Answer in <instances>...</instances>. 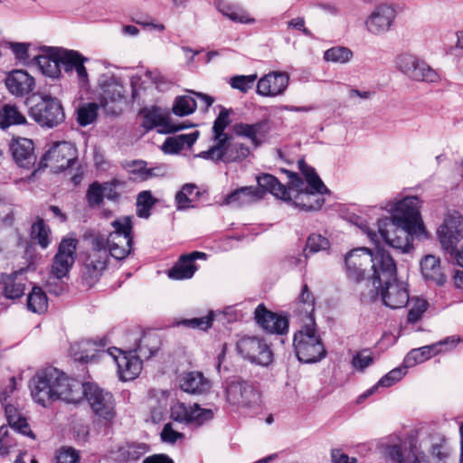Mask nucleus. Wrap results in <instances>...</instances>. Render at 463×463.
Listing matches in <instances>:
<instances>
[{
    "mask_svg": "<svg viewBox=\"0 0 463 463\" xmlns=\"http://www.w3.org/2000/svg\"><path fill=\"white\" fill-rule=\"evenodd\" d=\"M421 202L417 196H407L396 202H388L382 208L391 213V217L378 221V233L366 230L369 239L379 242V236L401 253H408L412 248L414 235L424 233L420 208Z\"/></svg>",
    "mask_w": 463,
    "mask_h": 463,
    "instance_id": "f257e3e1",
    "label": "nucleus"
},
{
    "mask_svg": "<svg viewBox=\"0 0 463 463\" xmlns=\"http://www.w3.org/2000/svg\"><path fill=\"white\" fill-rule=\"evenodd\" d=\"M314 309V297L307 285L305 284L293 310L294 315L301 321L306 320L293 339L296 355L300 362L305 364L317 363L326 355V349L316 329Z\"/></svg>",
    "mask_w": 463,
    "mask_h": 463,
    "instance_id": "f03ea898",
    "label": "nucleus"
},
{
    "mask_svg": "<svg viewBox=\"0 0 463 463\" xmlns=\"http://www.w3.org/2000/svg\"><path fill=\"white\" fill-rule=\"evenodd\" d=\"M59 370L54 367H48L42 371H40L36 376L33 379L32 384V396L33 400L43 405L46 406L48 402L54 400H62L68 403H78L82 401V393H81V382H72L71 385V392H66V391H57V386L61 387L63 384L56 383L53 385V383L59 379Z\"/></svg>",
    "mask_w": 463,
    "mask_h": 463,
    "instance_id": "7ed1b4c3",
    "label": "nucleus"
},
{
    "mask_svg": "<svg viewBox=\"0 0 463 463\" xmlns=\"http://www.w3.org/2000/svg\"><path fill=\"white\" fill-rule=\"evenodd\" d=\"M373 277L364 283V288H357L360 300L368 304L378 299L379 288L383 282L396 277L397 267L391 254L383 249L377 248L371 252Z\"/></svg>",
    "mask_w": 463,
    "mask_h": 463,
    "instance_id": "20e7f679",
    "label": "nucleus"
},
{
    "mask_svg": "<svg viewBox=\"0 0 463 463\" xmlns=\"http://www.w3.org/2000/svg\"><path fill=\"white\" fill-rule=\"evenodd\" d=\"M150 339L144 337L140 340V344L134 354L132 351L122 352L120 349L113 348L106 354L111 355L118 365V373L120 380L132 381L136 379L141 373L143 364L141 357L148 359L156 352V347H147Z\"/></svg>",
    "mask_w": 463,
    "mask_h": 463,
    "instance_id": "39448f33",
    "label": "nucleus"
},
{
    "mask_svg": "<svg viewBox=\"0 0 463 463\" xmlns=\"http://www.w3.org/2000/svg\"><path fill=\"white\" fill-rule=\"evenodd\" d=\"M298 168L305 176L309 188L301 190L296 195L294 204L304 211L319 210L325 203L321 195L327 194L328 189L315 169L307 165L304 160L298 161Z\"/></svg>",
    "mask_w": 463,
    "mask_h": 463,
    "instance_id": "423d86ee",
    "label": "nucleus"
},
{
    "mask_svg": "<svg viewBox=\"0 0 463 463\" xmlns=\"http://www.w3.org/2000/svg\"><path fill=\"white\" fill-rule=\"evenodd\" d=\"M82 398L85 397L93 413L110 422L116 417L115 400L111 392L93 383H81Z\"/></svg>",
    "mask_w": 463,
    "mask_h": 463,
    "instance_id": "0eeeda50",
    "label": "nucleus"
},
{
    "mask_svg": "<svg viewBox=\"0 0 463 463\" xmlns=\"http://www.w3.org/2000/svg\"><path fill=\"white\" fill-rule=\"evenodd\" d=\"M114 231L108 238V250L116 260H124L131 251L133 244L132 222L129 216H124L111 222Z\"/></svg>",
    "mask_w": 463,
    "mask_h": 463,
    "instance_id": "6e6552de",
    "label": "nucleus"
},
{
    "mask_svg": "<svg viewBox=\"0 0 463 463\" xmlns=\"http://www.w3.org/2000/svg\"><path fill=\"white\" fill-rule=\"evenodd\" d=\"M226 402L236 408H250L259 402V393L254 387L241 378H232L225 383Z\"/></svg>",
    "mask_w": 463,
    "mask_h": 463,
    "instance_id": "1a4fd4ad",
    "label": "nucleus"
},
{
    "mask_svg": "<svg viewBox=\"0 0 463 463\" xmlns=\"http://www.w3.org/2000/svg\"><path fill=\"white\" fill-rule=\"evenodd\" d=\"M250 153L249 146L230 139L229 141L216 143L208 150L199 153L197 156L213 162L233 163L244 160Z\"/></svg>",
    "mask_w": 463,
    "mask_h": 463,
    "instance_id": "9d476101",
    "label": "nucleus"
},
{
    "mask_svg": "<svg viewBox=\"0 0 463 463\" xmlns=\"http://www.w3.org/2000/svg\"><path fill=\"white\" fill-rule=\"evenodd\" d=\"M236 350L252 364L268 366L272 362L273 354L269 346L258 336H241L236 343Z\"/></svg>",
    "mask_w": 463,
    "mask_h": 463,
    "instance_id": "9b49d317",
    "label": "nucleus"
},
{
    "mask_svg": "<svg viewBox=\"0 0 463 463\" xmlns=\"http://www.w3.org/2000/svg\"><path fill=\"white\" fill-rule=\"evenodd\" d=\"M30 116L41 126L52 128L64 120V112L60 101L48 95L30 109Z\"/></svg>",
    "mask_w": 463,
    "mask_h": 463,
    "instance_id": "f8f14e48",
    "label": "nucleus"
},
{
    "mask_svg": "<svg viewBox=\"0 0 463 463\" xmlns=\"http://www.w3.org/2000/svg\"><path fill=\"white\" fill-rule=\"evenodd\" d=\"M396 67L411 80L436 82L439 75L425 61L415 55L402 53L396 58Z\"/></svg>",
    "mask_w": 463,
    "mask_h": 463,
    "instance_id": "ddd939ff",
    "label": "nucleus"
},
{
    "mask_svg": "<svg viewBox=\"0 0 463 463\" xmlns=\"http://www.w3.org/2000/svg\"><path fill=\"white\" fill-rule=\"evenodd\" d=\"M396 11L388 4L376 5L364 21L366 31L375 36L388 33L395 21Z\"/></svg>",
    "mask_w": 463,
    "mask_h": 463,
    "instance_id": "4468645a",
    "label": "nucleus"
},
{
    "mask_svg": "<svg viewBox=\"0 0 463 463\" xmlns=\"http://www.w3.org/2000/svg\"><path fill=\"white\" fill-rule=\"evenodd\" d=\"M76 159V149L66 141L55 143L43 155L41 165L51 166L56 171H62L69 168Z\"/></svg>",
    "mask_w": 463,
    "mask_h": 463,
    "instance_id": "2eb2a0df",
    "label": "nucleus"
},
{
    "mask_svg": "<svg viewBox=\"0 0 463 463\" xmlns=\"http://www.w3.org/2000/svg\"><path fill=\"white\" fill-rule=\"evenodd\" d=\"M77 244L78 241L71 236L63 238L60 242L52 265L55 278L62 279L68 274L75 261Z\"/></svg>",
    "mask_w": 463,
    "mask_h": 463,
    "instance_id": "dca6fc26",
    "label": "nucleus"
},
{
    "mask_svg": "<svg viewBox=\"0 0 463 463\" xmlns=\"http://www.w3.org/2000/svg\"><path fill=\"white\" fill-rule=\"evenodd\" d=\"M463 218L458 213L445 217L443 223L438 229V238L442 249L452 254L457 243L462 239Z\"/></svg>",
    "mask_w": 463,
    "mask_h": 463,
    "instance_id": "f3484780",
    "label": "nucleus"
},
{
    "mask_svg": "<svg viewBox=\"0 0 463 463\" xmlns=\"http://www.w3.org/2000/svg\"><path fill=\"white\" fill-rule=\"evenodd\" d=\"M379 298L384 306L392 309L402 308L406 307L410 299L407 284L399 281L396 277L384 281L379 288Z\"/></svg>",
    "mask_w": 463,
    "mask_h": 463,
    "instance_id": "a211bd4d",
    "label": "nucleus"
},
{
    "mask_svg": "<svg viewBox=\"0 0 463 463\" xmlns=\"http://www.w3.org/2000/svg\"><path fill=\"white\" fill-rule=\"evenodd\" d=\"M371 262V251L368 249L357 248L349 251L345 257L347 279L355 283L362 282Z\"/></svg>",
    "mask_w": 463,
    "mask_h": 463,
    "instance_id": "6ab92c4d",
    "label": "nucleus"
},
{
    "mask_svg": "<svg viewBox=\"0 0 463 463\" xmlns=\"http://www.w3.org/2000/svg\"><path fill=\"white\" fill-rule=\"evenodd\" d=\"M171 418L177 422L185 424L203 425L213 417L209 409H203L198 404L187 405L177 402L171 407Z\"/></svg>",
    "mask_w": 463,
    "mask_h": 463,
    "instance_id": "aec40b11",
    "label": "nucleus"
},
{
    "mask_svg": "<svg viewBox=\"0 0 463 463\" xmlns=\"http://www.w3.org/2000/svg\"><path fill=\"white\" fill-rule=\"evenodd\" d=\"M289 76L284 71H270L257 82L256 92L262 97H277L288 89Z\"/></svg>",
    "mask_w": 463,
    "mask_h": 463,
    "instance_id": "412c9836",
    "label": "nucleus"
},
{
    "mask_svg": "<svg viewBox=\"0 0 463 463\" xmlns=\"http://www.w3.org/2000/svg\"><path fill=\"white\" fill-rule=\"evenodd\" d=\"M8 91L15 97H24L35 89V80L24 70H13L5 79Z\"/></svg>",
    "mask_w": 463,
    "mask_h": 463,
    "instance_id": "4be33fe9",
    "label": "nucleus"
},
{
    "mask_svg": "<svg viewBox=\"0 0 463 463\" xmlns=\"http://www.w3.org/2000/svg\"><path fill=\"white\" fill-rule=\"evenodd\" d=\"M254 314L257 323L267 332L282 335L288 331V318L267 310L263 305H259Z\"/></svg>",
    "mask_w": 463,
    "mask_h": 463,
    "instance_id": "5701e85b",
    "label": "nucleus"
},
{
    "mask_svg": "<svg viewBox=\"0 0 463 463\" xmlns=\"http://www.w3.org/2000/svg\"><path fill=\"white\" fill-rule=\"evenodd\" d=\"M149 451V446L144 442H123L112 447L110 457L120 463L136 461Z\"/></svg>",
    "mask_w": 463,
    "mask_h": 463,
    "instance_id": "b1692460",
    "label": "nucleus"
},
{
    "mask_svg": "<svg viewBox=\"0 0 463 463\" xmlns=\"http://www.w3.org/2000/svg\"><path fill=\"white\" fill-rule=\"evenodd\" d=\"M62 52L61 48L50 47L34 58L37 67L43 75L50 78H58L61 75Z\"/></svg>",
    "mask_w": 463,
    "mask_h": 463,
    "instance_id": "393cba45",
    "label": "nucleus"
},
{
    "mask_svg": "<svg viewBox=\"0 0 463 463\" xmlns=\"http://www.w3.org/2000/svg\"><path fill=\"white\" fill-rule=\"evenodd\" d=\"M108 251H90L83 271V279L91 287L101 276L107 267Z\"/></svg>",
    "mask_w": 463,
    "mask_h": 463,
    "instance_id": "a878e982",
    "label": "nucleus"
},
{
    "mask_svg": "<svg viewBox=\"0 0 463 463\" xmlns=\"http://www.w3.org/2000/svg\"><path fill=\"white\" fill-rule=\"evenodd\" d=\"M205 258L206 254L201 251L182 255L174 267L168 270V277L179 280L191 279L197 270L194 261Z\"/></svg>",
    "mask_w": 463,
    "mask_h": 463,
    "instance_id": "bb28decb",
    "label": "nucleus"
},
{
    "mask_svg": "<svg viewBox=\"0 0 463 463\" xmlns=\"http://www.w3.org/2000/svg\"><path fill=\"white\" fill-rule=\"evenodd\" d=\"M88 58L82 56L79 52L73 50H65L61 52V63L65 72L76 71L78 80L81 85L88 82V72L84 66Z\"/></svg>",
    "mask_w": 463,
    "mask_h": 463,
    "instance_id": "cd10ccee",
    "label": "nucleus"
},
{
    "mask_svg": "<svg viewBox=\"0 0 463 463\" xmlns=\"http://www.w3.org/2000/svg\"><path fill=\"white\" fill-rule=\"evenodd\" d=\"M262 198L263 191H260L253 186H243L227 194L222 204L242 207L256 203Z\"/></svg>",
    "mask_w": 463,
    "mask_h": 463,
    "instance_id": "c85d7f7f",
    "label": "nucleus"
},
{
    "mask_svg": "<svg viewBox=\"0 0 463 463\" xmlns=\"http://www.w3.org/2000/svg\"><path fill=\"white\" fill-rule=\"evenodd\" d=\"M233 133L238 137L248 138L254 147L261 145L268 133L267 122L259 121L254 124L236 123L232 126Z\"/></svg>",
    "mask_w": 463,
    "mask_h": 463,
    "instance_id": "c756f323",
    "label": "nucleus"
},
{
    "mask_svg": "<svg viewBox=\"0 0 463 463\" xmlns=\"http://www.w3.org/2000/svg\"><path fill=\"white\" fill-rule=\"evenodd\" d=\"M142 126L146 130L158 127L160 128L158 129L160 133H173L187 128V126L184 124H172L169 118L162 115L157 109L147 110L144 114Z\"/></svg>",
    "mask_w": 463,
    "mask_h": 463,
    "instance_id": "7c9ffc66",
    "label": "nucleus"
},
{
    "mask_svg": "<svg viewBox=\"0 0 463 463\" xmlns=\"http://www.w3.org/2000/svg\"><path fill=\"white\" fill-rule=\"evenodd\" d=\"M180 388L191 394H203L211 388L210 381L201 372L184 373L179 379Z\"/></svg>",
    "mask_w": 463,
    "mask_h": 463,
    "instance_id": "2f4dec72",
    "label": "nucleus"
},
{
    "mask_svg": "<svg viewBox=\"0 0 463 463\" xmlns=\"http://www.w3.org/2000/svg\"><path fill=\"white\" fill-rule=\"evenodd\" d=\"M10 150L14 161L21 167L27 168L34 164L35 156L33 153V143L31 139H14L10 146Z\"/></svg>",
    "mask_w": 463,
    "mask_h": 463,
    "instance_id": "473e14b6",
    "label": "nucleus"
},
{
    "mask_svg": "<svg viewBox=\"0 0 463 463\" xmlns=\"http://www.w3.org/2000/svg\"><path fill=\"white\" fill-rule=\"evenodd\" d=\"M124 98V88L115 78L107 80L102 85L101 106L108 113H117L109 103L121 101Z\"/></svg>",
    "mask_w": 463,
    "mask_h": 463,
    "instance_id": "72a5a7b5",
    "label": "nucleus"
},
{
    "mask_svg": "<svg viewBox=\"0 0 463 463\" xmlns=\"http://www.w3.org/2000/svg\"><path fill=\"white\" fill-rule=\"evenodd\" d=\"M257 183L260 191H263V195L269 192L274 196L284 201L290 200L288 190L272 175L262 174L257 177Z\"/></svg>",
    "mask_w": 463,
    "mask_h": 463,
    "instance_id": "f704fd0d",
    "label": "nucleus"
},
{
    "mask_svg": "<svg viewBox=\"0 0 463 463\" xmlns=\"http://www.w3.org/2000/svg\"><path fill=\"white\" fill-rule=\"evenodd\" d=\"M25 279L23 270L2 276L5 296L8 298H18L24 295Z\"/></svg>",
    "mask_w": 463,
    "mask_h": 463,
    "instance_id": "c9c22d12",
    "label": "nucleus"
},
{
    "mask_svg": "<svg viewBox=\"0 0 463 463\" xmlns=\"http://www.w3.org/2000/svg\"><path fill=\"white\" fill-rule=\"evenodd\" d=\"M420 269L422 276L427 280H431L437 285H443L446 277L442 272L439 259L433 255H427L420 261Z\"/></svg>",
    "mask_w": 463,
    "mask_h": 463,
    "instance_id": "e433bc0d",
    "label": "nucleus"
},
{
    "mask_svg": "<svg viewBox=\"0 0 463 463\" xmlns=\"http://www.w3.org/2000/svg\"><path fill=\"white\" fill-rule=\"evenodd\" d=\"M439 353L437 344L414 348L407 354L403 360L404 368H409L417 364L429 360L431 356Z\"/></svg>",
    "mask_w": 463,
    "mask_h": 463,
    "instance_id": "4c0bfd02",
    "label": "nucleus"
},
{
    "mask_svg": "<svg viewBox=\"0 0 463 463\" xmlns=\"http://www.w3.org/2000/svg\"><path fill=\"white\" fill-rule=\"evenodd\" d=\"M232 113V109L221 108L213 126V139L215 143H219L220 141H229L232 139V137L224 132L225 128L231 123L230 116Z\"/></svg>",
    "mask_w": 463,
    "mask_h": 463,
    "instance_id": "58836bf2",
    "label": "nucleus"
},
{
    "mask_svg": "<svg viewBox=\"0 0 463 463\" xmlns=\"http://www.w3.org/2000/svg\"><path fill=\"white\" fill-rule=\"evenodd\" d=\"M217 8L224 16L232 22L248 24L255 23V19L253 17H250L245 10L237 5L219 3Z\"/></svg>",
    "mask_w": 463,
    "mask_h": 463,
    "instance_id": "ea45409f",
    "label": "nucleus"
},
{
    "mask_svg": "<svg viewBox=\"0 0 463 463\" xmlns=\"http://www.w3.org/2000/svg\"><path fill=\"white\" fill-rule=\"evenodd\" d=\"M410 448L411 455L404 457L400 444L390 445L386 448V455L392 463H421L417 456L416 445L411 442Z\"/></svg>",
    "mask_w": 463,
    "mask_h": 463,
    "instance_id": "a19ab883",
    "label": "nucleus"
},
{
    "mask_svg": "<svg viewBox=\"0 0 463 463\" xmlns=\"http://www.w3.org/2000/svg\"><path fill=\"white\" fill-rule=\"evenodd\" d=\"M27 307L30 311L42 314L47 310L46 294L39 287H33L27 298Z\"/></svg>",
    "mask_w": 463,
    "mask_h": 463,
    "instance_id": "79ce46f5",
    "label": "nucleus"
},
{
    "mask_svg": "<svg viewBox=\"0 0 463 463\" xmlns=\"http://www.w3.org/2000/svg\"><path fill=\"white\" fill-rule=\"evenodd\" d=\"M406 372L404 368H394L392 371H390L388 373H386L384 376H383L376 385L372 387L371 389L367 390L364 394H362L359 399L363 400L370 396L374 392V391L379 387H390L393 385L395 383L399 382L404 375Z\"/></svg>",
    "mask_w": 463,
    "mask_h": 463,
    "instance_id": "37998d69",
    "label": "nucleus"
},
{
    "mask_svg": "<svg viewBox=\"0 0 463 463\" xmlns=\"http://www.w3.org/2000/svg\"><path fill=\"white\" fill-rule=\"evenodd\" d=\"M5 413L9 425L24 436L34 438L26 420L17 414L16 409L11 405L5 406Z\"/></svg>",
    "mask_w": 463,
    "mask_h": 463,
    "instance_id": "c03bdc74",
    "label": "nucleus"
},
{
    "mask_svg": "<svg viewBox=\"0 0 463 463\" xmlns=\"http://www.w3.org/2000/svg\"><path fill=\"white\" fill-rule=\"evenodd\" d=\"M197 187L194 184H185L182 189L175 194V202L178 210H184L193 207V202L194 197L199 195V192L196 191Z\"/></svg>",
    "mask_w": 463,
    "mask_h": 463,
    "instance_id": "a18cd8bd",
    "label": "nucleus"
},
{
    "mask_svg": "<svg viewBox=\"0 0 463 463\" xmlns=\"http://www.w3.org/2000/svg\"><path fill=\"white\" fill-rule=\"evenodd\" d=\"M3 126L5 129L11 125H20L26 122L25 117L13 105H2Z\"/></svg>",
    "mask_w": 463,
    "mask_h": 463,
    "instance_id": "49530a36",
    "label": "nucleus"
},
{
    "mask_svg": "<svg viewBox=\"0 0 463 463\" xmlns=\"http://www.w3.org/2000/svg\"><path fill=\"white\" fill-rule=\"evenodd\" d=\"M156 200L153 197L150 191H142L137 198V214L140 218H148L150 211L155 205Z\"/></svg>",
    "mask_w": 463,
    "mask_h": 463,
    "instance_id": "de8ad7c7",
    "label": "nucleus"
},
{
    "mask_svg": "<svg viewBox=\"0 0 463 463\" xmlns=\"http://www.w3.org/2000/svg\"><path fill=\"white\" fill-rule=\"evenodd\" d=\"M353 57V52L344 46H335L326 50L324 53V60L335 63H346Z\"/></svg>",
    "mask_w": 463,
    "mask_h": 463,
    "instance_id": "09e8293b",
    "label": "nucleus"
},
{
    "mask_svg": "<svg viewBox=\"0 0 463 463\" xmlns=\"http://www.w3.org/2000/svg\"><path fill=\"white\" fill-rule=\"evenodd\" d=\"M197 104L194 98L190 96H180L175 100L173 113L179 117L192 114L196 109Z\"/></svg>",
    "mask_w": 463,
    "mask_h": 463,
    "instance_id": "8fccbe9b",
    "label": "nucleus"
},
{
    "mask_svg": "<svg viewBox=\"0 0 463 463\" xmlns=\"http://www.w3.org/2000/svg\"><path fill=\"white\" fill-rule=\"evenodd\" d=\"M430 463H451L450 451L444 439L433 443L430 449Z\"/></svg>",
    "mask_w": 463,
    "mask_h": 463,
    "instance_id": "3c124183",
    "label": "nucleus"
},
{
    "mask_svg": "<svg viewBox=\"0 0 463 463\" xmlns=\"http://www.w3.org/2000/svg\"><path fill=\"white\" fill-rule=\"evenodd\" d=\"M99 106L97 103H87L78 109V122L80 126L86 127L91 124L98 116Z\"/></svg>",
    "mask_w": 463,
    "mask_h": 463,
    "instance_id": "603ef678",
    "label": "nucleus"
},
{
    "mask_svg": "<svg viewBox=\"0 0 463 463\" xmlns=\"http://www.w3.org/2000/svg\"><path fill=\"white\" fill-rule=\"evenodd\" d=\"M50 229L46 226L43 220H39L32 226V237L37 241L38 244L45 249L50 244Z\"/></svg>",
    "mask_w": 463,
    "mask_h": 463,
    "instance_id": "864d4df0",
    "label": "nucleus"
},
{
    "mask_svg": "<svg viewBox=\"0 0 463 463\" xmlns=\"http://www.w3.org/2000/svg\"><path fill=\"white\" fill-rule=\"evenodd\" d=\"M328 247L329 241L326 237L317 233H312L308 236L304 250L307 253H316L320 250H325L328 249Z\"/></svg>",
    "mask_w": 463,
    "mask_h": 463,
    "instance_id": "5fc2aeb1",
    "label": "nucleus"
},
{
    "mask_svg": "<svg viewBox=\"0 0 463 463\" xmlns=\"http://www.w3.org/2000/svg\"><path fill=\"white\" fill-rule=\"evenodd\" d=\"M256 80L257 74L238 75L231 79V86L233 89H237L241 92L246 93L253 87Z\"/></svg>",
    "mask_w": 463,
    "mask_h": 463,
    "instance_id": "6e6d98bb",
    "label": "nucleus"
},
{
    "mask_svg": "<svg viewBox=\"0 0 463 463\" xmlns=\"http://www.w3.org/2000/svg\"><path fill=\"white\" fill-rule=\"evenodd\" d=\"M86 199L90 208L99 206L103 201L102 186L97 182L91 184L88 188Z\"/></svg>",
    "mask_w": 463,
    "mask_h": 463,
    "instance_id": "4d7b16f0",
    "label": "nucleus"
},
{
    "mask_svg": "<svg viewBox=\"0 0 463 463\" xmlns=\"http://www.w3.org/2000/svg\"><path fill=\"white\" fill-rule=\"evenodd\" d=\"M94 345H95V343H93L90 340H85V341L80 342L77 345V348L79 351H75L74 348L72 349L74 352L73 353L74 359L76 361L84 362V363H89V362L92 361L95 357V354H89L88 350H89V347H92Z\"/></svg>",
    "mask_w": 463,
    "mask_h": 463,
    "instance_id": "13d9d810",
    "label": "nucleus"
},
{
    "mask_svg": "<svg viewBox=\"0 0 463 463\" xmlns=\"http://www.w3.org/2000/svg\"><path fill=\"white\" fill-rule=\"evenodd\" d=\"M79 460V451L71 447L61 448L56 455V463H78Z\"/></svg>",
    "mask_w": 463,
    "mask_h": 463,
    "instance_id": "bf43d9fd",
    "label": "nucleus"
},
{
    "mask_svg": "<svg viewBox=\"0 0 463 463\" xmlns=\"http://www.w3.org/2000/svg\"><path fill=\"white\" fill-rule=\"evenodd\" d=\"M373 363V357L368 350H363L357 353L352 360L354 368L364 371Z\"/></svg>",
    "mask_w": 463,
    "mask_h": 463,
    "instance_id": "052dcab7",
    "label": "nucleus"
},
{
    "mask_svg": "<svg viewBox=\"0 0 463 463\" xmlns=\"http://www.w3.org/2000/svg\"><path fill=\"white\" fill-rule=\"evenodd\" d=\"M155 170V168H147L145 161H134L131 173L137 175L140 180H147L156 175Z\"/></svg>",
    "mask_w": 463,
    "mask_h": 463,
    "instance_id": "680f3d73",
    "label": "nucleus"
},
{
    "mask_svg": "<svg viewBox=\"0 0 463 463\" xmlns=\"http://www.w3.org/2000/svg\"><path fill=\"white\" fill-rule=\"evenodd\" d=\"M213 318L211 316L194 317L191 319H184L178 323L192 328H199L201 330H206L212 326Z\"/></svg>",
    "mask_w": 463,
    "mask_h": 463,
    "instance_id": "e2e57ef3",
    "label": "nucleus"
},
{
    "mask_svg": "<svg viewBox=\"0 0 463 463\" xmlns=\"http://www.w3.org/2000/svg\"><path fill=\"white\" fill-rule=\"evenodd\" d=\"M428 302L424 299L417 298L413 307L409 310L408 313V322L409 323H416L420 320L422 314L427 310Z\"/></svg>",
    "mask_w": 463,
    "mask_h": 463,
    "instance_id": "0e129e2a",
    "label": "nucleus"
},
{
    "mask_svg": "<svg viewBox=\"0 0 463 463\" xmlns=\"http://www.w3.org/2000/svg\"><path fill=\"white\" fill-rule=\"evenodd\" d=\"M160 437L164 443L175 444L178 439H184V434L174 430L172 423H166L161 431Z\"/></svg>",
    "mask_w": 463,
    "mask_h": 463,
    "instance_id": "69168bd1",
    "label": "nucleus"
},
{
    "mask_svg": "<svg viewBox=\"0 0 463 463\" xmlns=\"http://www.w3.org/2000/svg\"><path fill=\"white\" fill-rule=\"evenodd\" d=\"M307 258L308 253L304 250L303 255L288 256L284 263L289 269H303L307 264Z\"/></svg>",
    "mask_w": 463,
    "mask_h": 463,
    "instance_id": "338daca9",
    "label": "nucleus"
},
{
    "mask_svg": "<svg viewBox=\"0 0 463 463\" xmlns=\"http://www.w3.org/2000/svg\"><path fill=\"white\" fill-rule=\"evenodd\" d=\"M331 460L333 463H356L357 459L354 457H349L341 449H331Z\"/></svg>",
    "mask_w": 463,
    "mask_h": 463,
    "instance_id": "774afa93",
    "label": "nucleus"
}]
</instances>
